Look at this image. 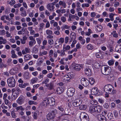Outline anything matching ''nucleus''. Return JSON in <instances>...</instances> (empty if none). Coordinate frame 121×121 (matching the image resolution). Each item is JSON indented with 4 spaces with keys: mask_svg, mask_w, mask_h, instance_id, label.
<instances>
[{
    "mask_svg": "<svg viewBox=\"0 0 121 121\" xmlns=\"http://www.w3.org/2000/svg\"><path fill=\"white\" fill-rule=\"evenodd\" d=\"M113 86L110 84H108L105 86L104 87L105 91L107 93L115 94L116 91L113 89Z\"/></svg>",
    "mask_w": 121,
    "mask_h": 121,
    "instance_id": "f257e3e1",
    "label": "nucleus"
},
{
    "mask_svg": "<svg viewBox=\"0 0 121 121\" xmlns=\"http://www.w3.org/2000/svg\"><path fill=\"white\" fill-rule=\"evenodd\" d=\"M111 68L107 66H102L101 68L102 73L104 75H107L109 74L111 71Z\"/></svg>",
    "mask_w": 121,
    "mask_h": 121,
    "instance_id": "f03ea898",
    "label": "nucleus"
},
{
    "mask_svg": "<svg viewBox=\"0 0 121 121\" xmlns=\"http://www.w3.org/2000/svg\"><path fill=\"white\" fill-rule=\"evenodd\" d=\"M7 82L9 86L11 87H14L16 85V82L13 78H9L7 79Z\"/></svg>",
    "mask_w": 121,
    "mask_h": 121,
    "instance_id": "7ed1b4c3",
    "label": "nucleus"
},
{
    "mask_svg": "<svg viewBox=\"0 0 121 121\" xmlns=\"http://www.w3.org/2000/svg\"><path fill=\"white\" fill-rule=\"evenodd\" d=\"M44 101L46 102L47 105L48 104L51 106L54 105L55 103V99L52 97H51L48 98L45 100H44Z\"/></svg>",
    "mask_w": 121,
    "mask_h": 121,
    "instance_id": "20e7f679",
    "label": "nucleus"
},
{
    "mask_svg": "<svg viewBox=\"0 0 121 121\" xmlns=\"http://www.w3.org/2000/svg\"><path fill=\"white\" fill-rule=\"evenodd\" d=\"M81 121H89V118L87 114L84 112H82L80 115Z\"/></svg>",
    "mask_w": 121,
    "mask_h": 121,
    "instance_id": "39448f33",
    "label": "nucleus"
},
{
    "mask_svg": "<svg viewBox=\"0 0 121 121\" xmlns=\"http://www.w3.org/2000/svg\"><path fill=\"white\" fill-rule=\"evenodd\" d=\"M56 110H53L49 113L47 115V118L48 120H49L54 118L55 117V114L56 113Z\"/></svg>",
    "mask_w": 121,
    "mask_h": 121,
    "instance_id": "423d86ee",
    "label": "nucleus"
},
{
    "mask_svg": "<svg viewBox=\"0 0 121 121\" xmlns=\"http://www.w3.org/2000/svg\"><path fill=\"white\" fill-rule=\"evenodd\" d=\"M81 84L84 86H87L89 85V81L86 78H83L81 80Z\"/></svg>",
    "mask_w": 121,
    "mask_h": 121,
    "instance_id": "0eeeda50",
    "label": "nucleus"
},
{
    "mask_svg": "<svg viewBox=\"0 0 121 121\" xmlns=\"http://www.w3.org/2000/svg\"><path fill=\"white\" fill-rule=\"evenodd\" d=\"M82 100L80 99H75L72 103L73 105L75 107L79 106L82 104Z\"/></svg>",
    "mask_w": 121,
    "mask_h": 121,
    "instance_id": "6e6552de",
    "label": "nucleus"
},
{
    "mask_svg": "<svg viewBox=\"0 0 121 121\" xmlns=\"http://www.w3.org/2000/svg\"><path fill=\"white\" fill-rule=\"evenodd\" d=\"M75 92V89L73 87H70L68 89L67 94L68 96L71 97L74 95Z\"/></svg>",
    "mask_w": 121,
    "mask_h": 121,
    "instance_id": "1a4fd4ad",
    "label": "nucleus"
},
{
    "mask_svg": "<svg viewBox=\"0 0 121 121\" xmlns=\"http://www.w3.org/2000/svg\"><path fill=\"white\" fill-rule=\"evenodd\" d=\"M25 101V98L23 96H21L17 100V103L20 105H22Z\"/></svg>",
    "mask_w": 121,
    "mask_h": 121,
    "instance_id": "9d476101",
    "label": "nucleus"
},
{
    "mask_svg": "<svg viewBox=\"0 0 121 121\" xmlns=\"http://www.w3.org/2000/svg\"><path fill=\"white\" fill-rule=\"evenodd\" d=\"M99 91L97 87L93 88L91 91V94L93 95H96L98 93Z\"/></svg>",
    "mask_w": 121,
    "mask_h": 121,
    "instance_id": "9b49d317",
    "label": "nucleus"
},
{
    "mask_svg": "<svg viewBox=\"0 0 121 121\" xmlns=\"http://www.w3.org/2000/svg\"><path fill=\"white\" fill-rule=\"evenodd\" d=\"M97 118L98 120L100 121H106V118L105 117L102 115H98Z\"/></svg>",
    "mask_w": 121,
    "mask_h": 121,
    "instance_id": "f8f14e48",
    "label": "nucleus"
},
{
    "mask_svg": "<svg viewBox=\"0 0 121 121\" xmlns=\"http://www.w3.org/2000/svg\"><path fill=\"white\" fill-rule=\"evenodd\" d=\"M73 68L76 71H79L82 68V66L79 64H76L73 66Z\"/></svg>",
    "mask_w": 121,
    "mask_h": 121,
    "instance_id": "ddd939ff",
    "label": "nucleus"
},
{
    "mask_svg": "<svg viewBox=\"0 0 121 121\" xmlns=\"http://www.w3.org/2000/svg\"><path fill=\"white\" fill-rule=\"evenodd\" d=\"M46 86L48 89L50 90H52L53 89V83L52 82L49 84H47L46 85Z\"/></svg>",
    "mask_w": 121,
    "mask_h": 121,
    "instance_id": "4468645a",
    "label": "nucleus"
},
{
    "mask_svg": "<svg viewBox=\"0 0 121 121\" xmlns=\"http://www.w3.org/2000/svg\"><path fill=\"white\" fill-rule=\"evenodd\" d=\"M85 73L88 76H90L91 74V71L89 68L86 69L85 70Z\"/></svg>",
    "mask_w": 121,
    "mask_h": 121,
    "instance_id": "2eb2a0df",
    "label": "nucleus"
},
{
    "mask_svg": "<svg viewBox=\"0 0 121 121\" xmlns=\"http://www.w3.org/2000/svg\"><path fill=\"white\" fill-rule=\"evenodd\" d=\"M94 65L96 68H99L101 66L100 61H96L94 63Z\"/></svg>",
    "mask_w": 121,
    "mask_h": 121,
    "instance_id": "dca6fc26",
    "label": "nucleus"
},
{
    "mask_svg": "<svg viewBox=\"0 0 121 121\" xmlns=\"http://www.w3.org/2000/svg\"><path fill=\"white\" fill-rule=\"evenodd\" d=\"M114 79V77L113 74H110L108 76V80L109 82L112 81Z\"/></svg>",
    "mask_w": 121,
    "mask_h": 121,
    "instance_id": "f3484780",
    "label": "nucleus"
},
{
    "mask_svg": "<svg viewBox=\"0 0 121 121\" xmlns=\"http://www.w3.org/2000/svg\"><path fill=\"white\" fill-rule=\"evenodd\" d=\"M63 90V88L62 87H60L57 88L56 91L57 94H60L62 92Z\"/></svg>",
    "mask_w": 121,
    "mask_h": 121,
    "instance_id": "a211bd4d",
    "label": "nucleus"
},
{
    "mask_svg": "<svg viewBox=\"0 0 121 121\" xmlns=\"http://www.w3.org/2000/svg\"><path fill=\"white\" fill-rule=\"evenodd\" d=\"M96 112H100L102 111L101 107L100 106L97 105L95 107Z\"/></svg>",
    "mask_w": 121,
    "mask_h": 121,
    "instance_id": "6ab92c4d",
    "label": "nucleus"
},
{
    "mask_svg": "<svg viewBox=\"0 0 121 121\" xmlns=\"http://www.w3.org/2000/svg\"><path fill=\"white\" fill-rule=\"evenodd\" d=\"M48 8L50 11H52L54 9V7L52 4H48Z\"/></svg>",
    "mask_w": 121,
    "mask_h": 121,
    "instance_id": "aec40b11",
    "label": "nucleus"
},
{
    "mask_svg": "<svg viewBox=\"0 0 121 121\" xmlns=\"http://www.w3.org/2000/svg\"><path fill=\"white\" fill-rule=\"evenodd\" d=\"M89 110L91 112H96L95 106H91Z\"/></svg>",
    "mask_w": 121,
    "mask_h": 121,
    "instance_id": "412c9836",
    "label": "nucleus"
},
{
    "mask_svg": "<svg viewBox=\"0 0 121 121\" xmlns=\"http://www.w3.org/2000/svg\"><path fill=\"white\" fill-rule=\"evenodd\" d=\"M31 58V56L29 54H27L24 56V59L26 61L28 60Z\"/></svg>",
    "mask_w": 121,
    "mask_h": 121,
    "instance_id": "4be33fe9",
    "label": "nucleus"
},
{
    "mask_svg": "<svg viewBox=\"0 0 121 121\" xmlns=\"http://www.w3.org/2000/svg\"><path fill=\"white\" fill-rule=\"evenodd\" d=\"M70 48V47L69 45H68L65 46V45H64L63 46V49L64 51H66L69 50Z\"/></svg>",
    "mask_w": 121,
    "mask_h": 121,
    "instance_id": "5701e85b",
    "label": "nucleus"
},
{
    "mask_svg": "<svg viewBox=\"0 0 121 121\" xmlns=\"http://www.w3.org/2000/svg\"><path fill=\"white\" fill-rule=\"evenodd\" d=\"M87 48L88 50H92L94 48V47L91 44H89L87 45Z\"/></svg>",
    "mask_w": 121,
    "mask_h": 121,
    "instance_id": "b1692460",
    "label": "nucleus"
},
{
    "mask_svg": "<svg viewBox=\"0 0 121 121\" xmlns=\"http://www.w3.org/2000/svg\"><path fill=\"white\" fill-rule=\"evenodd\" d=\"M87 108V106L86 105H81L79 107V108L80 110H85Z\"/></svg>",
    "mask_w": 121,
    "mask_h": 121,
    "instance_id": "393cba45",
    "label": "nucleus"
},
{
    "mask_svg": "<svg viewBox=\"0 0 121 121\" xmlns=\"http://www.w3.org/2000/svg\"><path fill=\"white\" fill-rule=\"evenodd\" d=\"M59 4L60 5H62L63 7L65 8L66 6V4L65 2L61 1H60L59 2Z\"/></svg>",
    "mask_w": 121,
    "mask_h": 121,
    "instance_id": "a878e982",
    "label": "nucleus"
},
{
    "mask_svg": "<svg viewBox=\"0 0 121 121\" xmlns=\"http://www.w3.org/2000/svg\"><path fill=\"white\" fill-rule=\"evenodd\" d=\"M96 27H97V30L98 32H100L102 30L103 27L101 25L99 26H97Z\"/></svg>",
    "mask_w": 121,
    "mask_h": 121,
    "instance_id": "bb28decb",
    "label": "nucleus"
},
{
    "mask_svg": "<svg viewBox=\"0 0 121 121\" xmlns=\"http://www.w3.org/2000/svg\"><path fill=\"white\" fill-rule=\"evenodd\" d=\"M108 118L109 119H111L113 116V114L111 112H109L107 115Z\"/></svg>",
    "mask_w": 121,
    "mask_h": 121,
    "instance_id": "cd10ccee",
    "label": "nucleus"
},
{
    "mask_svg": "<svg viewBox=\"0 0 121 121\" xmlns=\"http://www.w3.org/2000/svg\"><path fill=\"white\" fill-rule=\"evenodd\" d=\"M89 83L91 84H93L95 82V80L94 78H90V79L89 81Z\"/></svg>",
    "mask_w": 121,
    "mask_h": 121,
    "instance_id": "c85d7f7f",
    "label": "nucleus"
},
{
    "mask_svg": "<svg viewBox=\"0 0 121 121\" xmlns=\"http://www.w3.org/2000/svg\"><path fill=\"white\" fill-rule=\"evenodd\" d=\"M18 95L19 94H18V93L16 92H15V93H13V94H12L13 96L14 97L15 99L18 96Z\"/></svg>",
    "mask_w": 121,
    "mask_h": 121,
    "instance_id": "c756f323",
    "label": "nucleus"
},
{
    "mask_svg": "<svg viewBox=\"0 0 121 121\" xmlns=\"http://www.w3.org/2000/svg\"><path fill=\"white\" fill-rule=\"evenodd\" d=\"M64 107L63 105L60 106L58 107L59 109L62 112L64 111Z\"/></svg>",
    "mask_w": 121,
    "mask_h": 121,
    "instance_id": "7c9ffc66",
    "label": "nucleus"
},
{
    "mask_svg": "<svg viewBox=\"0 0 121 121\" xmlns=\"http://www.w3.org/2000/svg\"><path fill=\"white\" fill-rule=\"evenodd\" d=\"M16 109L17 110H20L21 111H24L25 110V109L23 108L22 106H21L17 107L16 108Z\"/></svg>",
    "mask_w": 121,
    "mask_h": 121,
    "instance_id": "2f4dec72",
    "label": "nucleus"
},
{
    "mask_svg": "<svg viewBox=\"0 0 121 121\" xmlns=\"http://www.w3.org/2000/svg\"><path fill=\"white\" fill-rule=\"evenodd\" d=\"M114 14L112 13H111L109 15V17L110 18L111 20L112 21L114 20L113 17Z\"/></svg>",
    "mask_w": 121,
    "mask_h": 121,
    "instance_id": "473e14b6",
    "label": "nucleus"
},
{
    "mask_svg": "<svg viewBox=\"0 0 121 121\" xmlns=\"http://www.w3.org/2000/svg\"><path fill=\"white\" fill-rule=\"evenodd\" d=\"M47 34L48 35H51L53 33L52 31L50 30H47L46 31Z\"/></svg>",
    "mask_w": 121,
    "mask_h": 121,
    "instance_id": "72a5a7b5",
    "label": "nucleus"
},
{
    "mask_svg": "<svg viewBox=\"0 0 121 121\" xmlns=\"http://www.w3.org/2000/svg\"><path fill=\"white\" fill-rule=\"evenodd\" d=\"M96 57L98 58H101V56H102V54L100 53H97L96 54Z\"/></svg>",
    "mask_w": 121,
    "mask_h": 121,
    "instance_id": "f704fd0d",
    "label": "nucleus"
},
{
    "mask_svg": "<svg viewBox=\"0 0 121 121\" xmlns=\"http://www.w3.org/2000/svg\"><path fill=\"white\" fill-rule=\"evenodd\" d=\"M114 61L113 60H111L108 61V63L109 65H112L114 64Z\"/></svg>",
    "mask_w": 121,
    "mask_h": 121,
    "instance_id": "c9c22d12",
    "label": "nucleus"
},
{
    "mask_svg": "<svg viewBox=\"0 0 121 121\" xmlns=\"http://www.w3.org/2000/svg\"><path fill=\"white\" fill-rule=\"evenodd\" d=\"M115 117H117L118 116V113L117 111L115 110L113 112Z\"/></svg>",
    "mask_w": 121,
    "mask_h": 121,
    "instance_id": "e433bc0d",
    "label": "nucleus"
},
{
    "mask_svg": "<svg viewBox=\"0 0 121 121\" xmlns=\"http://www.w3.org/2000/svg\"><path fill=\"white\" fill-rule=\"evenodd\" d=\"M29 104L30 105H31L32 104H37V103L36 102H35L33 101L30 100L28 102Z\"/></svg>",
    "mask_w": 121,
    "mask_h": 121,
    "instance_id": "4c0bfd02",
    "label": "nucleus"
},
{
    "mask_svg": "<svg viewBox=\"0 0 121 121\" xmlns=\"http://www.w3.org/2000/svg\"><path fill=\"white\" fill-rule=\"evenodd\" d=\"M36 43V41H30L29 42V45L30 46L32 47L33 45V44H35Z\"/></svg>",
    "mask_w": 121,
    "mask_h": 121,
    "instance_id": "58836bf2",
    "label": "nucleus"
},
{
    "mask_svg": "<svg viewBox=\"0 0 121 121\" xmlns=\"http://www.w3.org/2000/svg\"><path fill=\"white\" fill-rule=\"evenodd\" d=\"M38 78H37L35 77L32 79L31 80V82L32 83H33L37 81Z\"/></svg>",
    "mask_w": 121,
    "mask_h": 121,
    "instance_id": "ea45409f",
    "label": "nucleus"
},
{
    "mask_svg": "<svg viewBox=\"0 0 121 121\" xmlns=\"http://www.w3.org/2000/svg\"><path fill=\"white\" fill-rule=\"evenodd\" d=\"M7 66V65L5 64H4L3 63H0V68H2L4 67V68L6 67Z\"/></svg>",
    "mask_w": 121,
    "mask_h": 121,
    "instance_id": "a19ab883",
    "label": "nucleus"
},
{
    "mask_svg": "<svg viewBox=\"0 0 121 121\" xmlns=\"http://www.w3.org/2000/svg\"><path fill=\"white\" fill-rule=\"evenodd\" d=\"M21 4L19 3L16 4L14 5L13 7L15 8H17L21 7Z\"/></svg>",
    "mask_w": 121,
    "mask_h": 121,
    "instance_id": "79ce46f5",
    "label": "nucleus"
},
{
    "mask_svg": "<svg viewBox=\"0 0 121 121\" xmlns=\"http://www.w3.org/2000/svg\"><path fill=\"white\" fill-rule=\"evenodd\" d=\"M77 43V41L75 40H74L73 41L72 44L71 45V46L72 48H73L74 47L75 44L76 43Z\"/></svg>",
    "mask_w": 121,
    "mask_h": 121,
    "instance_id": "37998d69",
    "label": "nucleus"
},
{
    "mask_svg": "<svg viewBox=\"0 0 121 121\" xmlns=\"http://www.w3.org/2000/svg\"><path fill=\"white\" fill-rule=\"evenodd\" d=\"M116 52L120 53L121 51V47L120 48L117 47L116 49Z\"/></svg>",
    "mask_w": 121,
    "mask_h": 121,
    "instance_id": "c03bdc74",
    "label": "nucleus"
},
{
    "mask_svg": "<svg viewBox=\"0 0 121 121\" xmlns=\"http://www.w3.org/2000/svg\"><path fill=\"white\" fill-rule=\"evenodd\" d=\"M0 84L2 86H5V81L3 80H2Z\"/></svg>",
    "mask_w": 121,
    "mask_h": 121,
    "instance_id": "a18cd8bd",
    "label": "nucleus"
},
{
    "mask_svg": "<svg viewBox=\"0 0 121 121\" xmlns=\"http://www.w3.org/2000/svg\"><path fill=\"white\" fill-rule=\"evenodd\" d=\"M38 115L36 112H34L33 114L34 118L35 119H36L38 117Z\"/></svg>",
    "mask_w": 121,
    "mask_h": 121,
    "instance_id": "49530a36",
    "label": "nucleus"
},
{
    "mask_svg": "<svg viewBox=\"0 0 121 121\" xmlns=\"http://www.w3.org/2000/svg\"><path fill=\"white\" fill-rule=\"evenodd\" d=\"M48 43L50 45H52L53 44V41L52 39H49L48 41Z\"/></svg>",
    "mask_w": 121,
    "mask_h": 121,
    "instance_id": "de8ad7c7",
    "label": "nucleus"
},
{
    "mask_svg": "<svg viewBox=\"0 0 121 121\" xmlns=\"http://www.w3.org/2000/svg\"><path fill=\"white\" fill-rule=\"evenodd\" d=\"M38 51V49L34 47L33 48L32 51L33 52H34L35 53H36Z\"/></svg>",
    "mask_w": 121,
    "mask_h": 121,
    "instance_id": "09e8293b",
    "label": "nucleus"
},
{
    "mask_svg": "<svg viewBox=\"0 0 121 121\" xmlns=\"http://www.w3.org/2000/svg\"><path fill=\"white\" fill-rule=\"evenodd\" d=\"M26 11L25 10L23 11L22 12V15L23 17L26 16Z\"/></svg>",
    "mask_w": 121,
    "mask_h": 121,
    "instance_id": "8fccbe9b",
    "label": "nucleus"
},
{
    "mask_svg": "<svg viewBox=\"0 0 121 121\" xmlns=\"http://www.w3.org/2000/svg\"><path fill=\"white\" fill-rule=\"evenodd\" d=\"M49 81V79L48 78L46 79L42 83L43 84L44 83L46 84H47V83Z\"/></svg>",
    "mask_w": 121,
    "mask_h": 121,
    "instance_id": "3c124183",
    "label": "nucleus"
},
{
    "mask_svg": "<svg viewBox=\"0 0 121 121\" xmlns=\"http://www.w3.org/2000/svg\"><path fill=\"white\" fill-rule=\"evenodd\" d=\"M61 20L63 22H65L66 21V18L64 17H61Z\"/></svg>",
    "mask_w": 121,
    "mask_h": 121,
    "instance_id": "603ef678",
    "label": "nucleus"
},
{
    "mask_svg": "<svg viewBox=\"0 0 121 121\" xmlns=\"http://www.w3.org/2000/svg\"><path fill=\"white\" fill-rule=\"evenodd\" d=\"M15 92L18 93V94H19V93L21 92V90L19 88H17Z\"/></svg>",
    "mask_w": 121,
    "mask_h": 121,
    "instance_id": "864d4df0",
    "label": "nucleus"
},
{
    "mask_svg": "<svg viewBox=\"0 0 121 121\" xmlns=\"http://www.w3.org/2000/svg\"><path fill=\"white\" fill-rule=\"evenodd\" d=\"M53 76L52 74V73H50L49 74L47 75V77L48 78H51Z\"/></svg>",
    "mask_w": 121,
    "mask_h": 121,
    "instance_id": "5fc2aeb1",
    "label": "nucleus"
},
{
    "mask_svg": "<svg viewBox=\"0 0 121 121\" xmlns=\"http://www.w3.org/2000/svg\"><path fill=\"white\" fill-rule=\"evenodd\" d=\"M53 54V50L51 49L50 50L49 52V56H52Z\"/></svg>",
    "mask_w": 121,
    "mask_h": 121,
    "instance_id": "6e6d98bb",
    "label": "nucleus"
},
{
    "mask_svg": "<svg viewBox=\"0 0 121 121\" xmlns=\"http://www.w3.org/2000/svg\"><path fill=\"white\" fill-rule=\"evenodd\" d=\"M109 105L108 103H105L104 105V107L106 108H108L109 107Z\"/></svg>",
    "mask_w": 121,
    "mask_h": 121,
    "instance_id": "4d7b16f0",
    "label": "nucleus"
},
{
    "mask_svg": "<svg viewBox=\"0 0 121 121\" xmlns=\"http://www.w3.org/2000/svg\"><path fill=\"white\" fill-rule=\"evenodd\" d=\"M29 73L28 72H26L25 74L24 75V76L25 78H27L29 76Z\"/></svg>",
    "mask_w": 121,
    "mask_h": 121,
    "instance_id": "13d9d810",
    "label": "nucleus"
},
{
    "mask_svg": "<svg viewBox=\"0 0 121 121\" xmlns=\"http://www.w3.org/2000/svg\"><path fill=\"white\" fill-rule=\"evenodd\" d=\"M15 1L14 0H11L10 2V4L12 5H14V4H15Z\"/></svg>",
    "mask_w": 121,
    "mask_h": 121,
    "instance_id": "bf43d9fd",
    "label": "nucleus"
},
{
    "mask_svg": "<svg viewBox=\"0 0 121 121\" xmlns=\"http://www.w3.org/2000/svg\"><path fill=\"white\" fill-rule=\"evenodd\" d=\"M76 48L77 49H78L79 48H80L81 47V46L80 44L79 43H78L77 45H76Z\"/></svg>",
    "mask_w": 121,
    "mask_h": 121,
    "instance_id": "052dcab7",
    "label": "nucleus"
},
{
    "mask_svg": "<svg viewBox=\"0 0 121 121\" xmlns=\"http://www.w3.org/2000/svg\"><path fill=\"white\" fill-rule=\"evenodd\" d=\"M24 85V84H19V86L21 88H24L25 87Z\"/></svg>",
    "mask_w": 121,
    "mask_h": 121,
    "instance_id": "680f3d73",
    "label": "nucleus"
},
{
    "mask_svg": "<svg viewBox=\"0 0 121 121\" xmlns=\"http://www.w3.org/2000/svg\"><path fill=\"white\" fill-rule=\"evenodd\" d=\"M12 117L13 118H15L16 117L15 113L13 112H12L11 113Z\"/></svg>",
    "mask_w": 121,
    "mask_h": 121,
    "instance_id": "e2e57ef3",
    "label": "nucleus"
},
{
    "mask_svg": "<svg viewBox=\"0 0 121 121\" xmlns=\"http://www.w3.org/2000/svg\"><path fill=\"white\" fill-rule=\"evenodd\" d=\"M98 101L100 103H103L104 102V100L102 99L99 98L98 99Z\"/></svg>",
    "mask_w": 121,
    "mask_h": 121,
    "instance_id": "0e129e2a",
    "label": "nucleus"
},
{
    "mask_svg": "<svg viewBox=\"0 0 121 121\" xmlns=\"http://www.w3.org/2000/svg\"><path fill=\"white\" fill-rule=\"evenodd\" d=\"M69 40V38L68 37H66L65 38V42L66 43H68Z\"/></svg>",
    "mask_w": 121,
    "mask_h": 121,
    "instance_id": "69168bd1",
    "label": "nucleus"
},
{
    "mask_svg": "<svg viewBox=\"0 0 121 121\" xmlns=\"http://www.w3.org/2000/svg\"><path fill=\"white\" fill-rule=\"evenodd\" d=\"M47 43V41L46 40H44L43 42V44L44 46L46 45Z\"/></svg>",
    "mask_w": 121,
    "mask_h": 121,
    "instance_id": "338daca9",
    "label": "nucleus"
},
{
    "mask_svg": "<svg viewBox=\"0 0 121 121\" xmlns=\"http://www.w3.org/2000/svg\"><path fill=\"white\" fill-rule=\"evenodd\" d=\"M39 10L40 11H42L44 10V8L43 6H41L39 8Z\"/></svg>",
    "mask_w": 121,
    "mask_h": 121,
    "instance_id": "774afa93",
    "label": "nucleus"
}]
</instances>
